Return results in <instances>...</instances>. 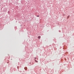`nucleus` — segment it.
<instances>
[{
  "label": "nucleus",
  "instance_id": "f257e3e1",
  "mask_svg": "<svg viewBox=\"0 0 74 74\" xmlns=\"http://www.w3.org/2000/svg\"><path fill=\"white\" fill-rule=\"evenodd\" d=\"M38 38H39H39H40V36H39V37H38Z\"/></svg>",
  "mask_w": 74,
  "mask_h": 74
},
{
  "label": "nucleus",
  "instance_id": "f03ea898",
  "mask_svg": "<svg viewBox=\"0 0 74 74\" xmlns=\"http://www.w3.org/2000/svg\"><path fill=\"white\" fill-rule=\"evenodd\" d=\"M69 18V16H68L67 18Z\"/></svg>",
  "mask_w": 74,
  "mask_h": 74
},
{
  "label": "nucleus",
  "instance_id": "7ed1b4c3",
  "mask_svg": "<svg viewBox=\"0 0 74 74\" xmlns=\"http://www.w3.org/2000/svg\"><path fill=\"white\" fill-rule=\"evenodd\" d=\"M35 62H38V61H37V60H35Z\"/></svg>",
  "mask_w": 74,
  "mask_h": 74
},
{
  "label": "nucleus",
  "instance_id": "20e7f679",
  "mask_svg": "<svg viewBox=\"0 0 74 74\" xmlns=\"http://www.w3.org/2000/svg\"><path fill=\"white\" fill-rule=\"evenodd\" d=\"M25 70H27V68H25Z\"/></svg>",
  "mask_w": 74,
  "mask_h": 74
},
{
  "label": "nucleus",
  "instance_id": "39448f33",
  "mask_svg": "<svg viewBox=\"0 0 74 74\" xmlns=\"http://www.w3.org/2000/svg\"><path fill=\"white\" fill-rule=\"evenodd\" d=\"M37 17H38V16H37Z\"/></svg>",
  "mask_w": 74,
  "mask_h": 74
},
{
  "label": "nucleus",
  "instance_id": "423d86ee",
  "mask_svg": "<svg viewBox=\"0 0 74 74\" xmlns=\"http://www.w3.org/2000/svg\"><path fill=\"white\" fill-rule=\"evenodd\" d=\"M34 58V59H36V58Z\"/></svg>",
  "mask_w": 74,
  "mask_h": 74
}]
</instances>
